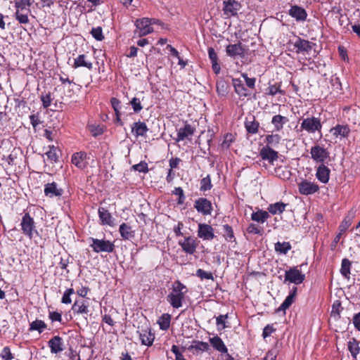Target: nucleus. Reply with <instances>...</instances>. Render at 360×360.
Listing matches in <instances>:
<instances>
[{"label":"nucleus","instance_id":"f257e3e1","mask_svg":"<svg viewBox=\"0 0 360 360\" xmlns=\"http://www.w3.org/2000/svg\"><path fill=\"white\" fill-rule=\"evenodd\" d=\"M187 292V288L179 281H176L172 287L171 292L167 296V302L175 309L182 306L185 295Z\"/></svg>","mask_w":360,"mask_h":360},{"label":"nucleus","instance_id":"f03ea898","mask_svg":"<svg viewBox=\"0 0 360 360\" xmlns=\"http://www.w3.org/2000/svg\"><path fill=\"white\" fill-rule=\"evenodd\" d=\"M301 129L306 131L308 134H314L315 132L321 133L322 124L320 118L315 117H308L302 119Z\"/></svg>","mask_w":360,"mask_h":360},{"label":"nucleus","instance_id":"7ed1b4c3","mask_svg":"<svg viewBox=\"0 0 360 360\" xmlns=\"http://www.w3.org/2000/svg\"><path fill=\"white\" fill-rule=\"evenodd\" d=\"M311 159L316 163L324 164L330 158L329 151L320 145H315L310 149Z\"/></svg>","mask_w":360,"mask_h":360},{"label":"nucleus","instance_id":"20e7f679","mask_svg":"<svg viewBox=\"0 0 360 360\" xmlns=\"http://www.w3.org/2000/svg\"><path fill=\"white\" fill-rule=\"evenodd\" d=\"M89 240L92 242L90 244V247L93 249V250L95 252H112L114 250L115 245L110 240L97 239L94 238H90Z\"/></svg>","mask_w":360,"mask_h":360},{"label":"nucleus","instance_id":"39448f33","mask_svg":"<svg viewBox=\"0 0 360 360\" xmlns=\"http://www.w3.org/2000/svg\"><path fill=\"white\" fill-rule=\"evenodd\" d=\"M20 226L22 233L30 239L33 237L34 232L37 233L34 219L31 217L29 213H25L23 215Z\"/></svg>","mask_w":360,"mask_h":360},{"label":"nucleus","instance_id":"423d86ee","mask_svg":"<svg viewBox=\"0 0 360 360\" xmlns=\"http://www.w3.org/2000/svg\"><path fill=\"white\" fill-rule=\"evenodd\" d=\"M305 279V275L298 269V266L290 268L285 272V281L296 285L302 283Z\"/></svg>","mask_w":360,"mask_h":360},{"label":"nucleus","instance_id":"0eeeda50","mask_svg":"<svg viewBox=\"0 0 360 360\" xmlns=\"http://www.w3.org/2000/svg\"><path fill=\"white\" fill-rule=\"evenodd\" d=\"M135 25L136 29L139 30L138 35L139 37L146 36L153 32V28L151 27V20H149L148 18L136 20Z\"/></svg>","mask_w":360,"mask_h":360},{"label":"nucleus","instance_id":"6e6552de","mask_svg":"<svg viewBox=\"0 0 360 360\" xmlns=\"http://www.w3.org/2000/svg\"><path fill=\"white\" fill-rule=\"evenodd\" d=\"M194 207L198 212L203 215H210L212 213V202L205 198H200L195 201Z\"/></svg>","mask_w":360,"mask_h":360},{"label":"nucleus","instance_id":"1a4fd4ad","mask_svg":"<svg viewBox=\"0 0 360 360\" xmlns=\"http://www.w3.org/2000/svg\"><path fill=\"white\" fill-rule=\"evenodd\" d=\"M179 245L181 247L184 252L189 255H193L198 247V242L195 238L187 236L185 237L184 240H179Z\"/></svg>","mask_w":360,"mask_h":360},{"label":"nucleus","instance_id":"9d476101","mask_svg":"<svg viewBox=\"0 0 360 360\" xmlns=\"http://www.w3.org/2000/svg\"><path fill=\"white\" fill-rule=\"evenodd\" d=\"M198 236L203 240H212L214 238V229L207 224H198Z\"/></svg>","mask_w":360,"mask_h":360},{"label":"nucleus","instance_id":"9b49d317","mask_svg":"<svg viewBox=\"0 0 360 360\" xmlns=\"http://www.w3.org/2000/svg\"><path fill=\"white\" fill-rule=\"evenodd\" d=\"M298 188L301 194L308 195L317 192L319 190V186L314 182L304 180L298 184Z\"/></svg>","mask_w":360,"mask_h":360},{"label":"nucleus","instance_id":"f8f14e48","mask_svg":"<svg viewBox=\"0 0 360 360\" xmlns=\"http://www.w3.org/2000/svg\"><path fill=\"white\" fill-rule=\"evenodd\" d=\"M223 4V11L226 15L234 16L237 15L238 11L241 7L240 4L236 0L224 1Z\"/></svg>","mask_w":360,"mask_h":360},{"label":"nucleus","instance_id":"ddd939ff","mask_svg":"<svg viewBox=\"0 0 360 360\" xmlns=\"http://www.w3.org/2000/svg\"><path fill=\"white\" fill-rule=\"evenodd\" d=\"M313 45V43L300 37H297L293 43V46L296 49V53H309L312 50Z\"/></svg>","mask_w":360,"mask_h":360},{"label":"nucleus","instance_id":"4468645a","mask_svg":"<svg viewBox=\"0 0 360 360\" xmlns=\"http://www.w3.org/2000/svg\"><path fill=\"white\" fill-rule=\"evenodd\" d=\"M63 193V190L55 182L49 183L44 186V194L49 198L60 197Z\"/></svg>","mask_w":360,"mask_h":360},{"label":"nucleus","instance_id":"2eb2a0df","mask_svg":"<svg viewBox=\"0 0 360 360\" xmlns=\"http://www.w3.org/2000/svg\"><path fill=\"white\" fill-rule=\"evenodd\" d=\"M330 132L335 138L342 139L348 136L350 133V129L347 124H337L330 129Z\"/></svg>","mask_w":360,"mask_h":360},{"label":"nucleus","instance_id":"dca6fc26","mask_svg":"<svg viewBox=\"0 0 360 360\" xmlns=\"http://www.w3.org/2000/svg\"><path fill=\"white\" fill-rule=\"evenodd\" d=\"M86 153L84 152H77L72 155L71 162L77 168L84 169L87 166Z\"/></svg>","mask_w":360,"mask_h":360},{"label":"nucleus","instance_id":"f3484780","mask_svg":"<svg viewBox=\"0 0 360 360\" xmlns=\"http://www.w3.org/2000/svg\"><path fill=\"white\" fill-rule=\"evenodd\" d=\"M263 160H268L269 163L273 164L274 161L278 158V152L271 148L269 146L263 147L259 153Z\"/></svg>","mask_w":360,"mask_h":360},{"label":"nucleus","instance_id":"a211bd4d","mask_svg":"<svg viewBox=\"0 0 360 360\" xmlns=\"http://www.w3.org/2000/svg\"><path fill=\"white\" fill-rule=\"evenodd\" d=\"M330 170L324 164H321L316 169V177L323 184L329 181Z\"/></svg>","mask_w":360,"mask_h":360},{"label":"nucleus","instance_id":"6ab92c4d","mask_svg":"<svg viewBox=\"0 0 360 360\" xmlns=\"http://www.w3.org/2000/svg\"><path fill=\"white\" fill-rule=\"evenodd\" d=\"M226 53L227 56L231 58L242 56L244 54V49L240 42L234 44H229L226 48Z\"/></svg>","mask_w":360,"mask_h":360},{"label":"nucleus","instance_id":"aec40b11","mask_svg":"<svg viewBox=\"0 0 360 360\" xmlns=\"http://www.w3.org/2000/svg\"><path fill=\"white\" fill-rule=\"evenodd\" d=\"M195 131V129L189 124H186L184 127L180 128L177 131L176 141H184L189 139Z\"/></svg>","mask_w":360,"mask_h":360},{"label":"nucleus","instance_id":"412c9836","mask_svg":"<svg viewBox=\"0 0 360 360\" xmlns=\"http://www.w3.org/2000/svg\"><path fill=\"white\" fill-rule=\"evenodd\" d=\"M89 306V302L86 300H75L72 306V310L75 314H88Z\"/></svg>","mask_w":360,"mask_h":360},{"label":"nucleus","instance_id":"4be33fe9","mask_svg":"<svg viewBox=\"0 0 360 360\" xmlns=\"http://www.w3.org/2000/svg\"><path fill=\"white\" fill-rule=\"evenodd\" d=\"M63 339L60 336H54L48 342L52 354H58L63 350Z\"/></svg>","mask_w":360,"mask_h":360},{"label":"nucleus","instance_id":"5701e85b","mask_svg":"<svg viewBox=\"0 0 360 360\" xmlns=\"http://www.w3.org/2000/svg\"><path fill=\"white\" fill-rule=\"evenodd\" d=\"M119 232L124 240H131L135 236V231L133 230L132 227L127 223H122L120 224L119 227Z\"/></svg>","mask_w":360,"mask_h":360},{"label":"nucleus","instance_id":"b1692460","mask_svg":"<svg viewBox=\"0 0 360 360\" xmlns=\"http://www.w3.org/2000/svg\"><path fill=\"white\" fill-rule=\"evenodd\" d=\"M148 131V128L143 122H134L131 127V132L136 137L145 136Z\"/></svg>","mask_w":360,"mask_h":360},{"label":"nucleus","instance_id":"393cba45","mask_svg":"<svg viewBox=\"0 0 360 360\" xmlns=\"http://www.w3.org/2000/svg\"><path fill=\"white\" fill-rule=\"evenodd\" d=\"M289 14L297 21H304L307 16L306 11L298 6H292L289 11Z\"/></svg>","mask_w":360,"mask_h":360},{"label":"nucleus","instance_id":"a878e982","mask_svg":"<svg viewBox=\"0 0 360 360\" xmlns=\"http://www.w3.org/2000/svg\"><path fill=\"white\" fill-rule=\"evenodd\" d=\"M139 337L140 340L141 341V343L146 346H150L152 345L155 336L154 334L151 333L150 329L147 328L145 330H141V331H139Z\"/></svg>","mask_w":360,"mask_h":360},{"label":"nucleus","instance_id":"bb28decb","mask_svg":"<svg viewBox=\"0 0 360 360\" xmlns=\"http://www.w3.org/2000/svg\"><path fill=\"white\" fill-rule=\"evenodd\" d=\"M98 212L102 225L113 226L112 215L108 210L104 207H99Z\"/></svg>","mask_w":360,"mask_h":360},{"label":"nucleus","instance_id":"cd10ccee","mask_svg":"<svg viewBox=\"0 0 360 360\" xmlns=\"http://www.w3.org/2000/svg\"><path fill=\"white\" fill-rule=\"evenodd\" d=\"M72 67L74 68L84 67L89 70H91L93 68V64L91 61L87 60V56L85 54H82L75 58Z\"/></svg>","mask_w":360,"mask_h":360},{"label":"nucleus","instance_id":"c85d7f7f","mask_svg":"<svg viewBox=\"0 0 360 360\" xmlns=\"http://www.w3.org/2000/svg\"><path fill=\"white\" fill-rule=\"evenodd\" d=\"M232 82L235 91L239 96L247 97L250 94L241 80L238 79H233Z\"/></svg>","mask_w":360,"mask_h":360},{"label":"nucleus","instance_id":"c756f323","mask_svg":"<svg viewBox=\"0 0 360 360\" xmlns=\"http://www.w3.org/2000/svg\"><path fill=\"white\" fill-rule=\"evenodd\" d=\"M208 56L212 63V68L216 75L220 72L221 68L218 63V56L212 47L208 48Z\"/></svg>","mask_w":360,"mask_h":360},{"label":"nucleus","instance_id":"7c9ffc66","mask_svg":"<svg viewBox=\"0 0 360 360\" xmlns=\"http://www.w3.org/2000/svg\"><path fill=\"white\" fill-rule=\"evenodd\" d=\"M210 342L212 345V347L221 353H227L228 349L223 340L219 336H214L212 338H210Z\"/></svg>","mask_w":360,"mask_h":360},{"label":"nucleus","instance_id":"2f4dec72","mask_svg":"<svg viewBox=\"0 0 360 360\" xmlns=\"http://www.w3.org/2000/svg\"><path fill=\"white\" fill-rule=\"evenodd\" d=\"M355 212L352 210L349 211L348 214L344 218L340 225L339 226V231L340 234L345 233L347 229L351 226L353 219L354 218Z\"/></svg>","mask_w":360,"mask_h":360},{"label":"nucleus","instance_id":"473e14b6","mask_svg":"<svg viewBox=\"0 0 360 360\" xmlns=\"http://www.w3.org/2000/svg\"><path fill=\"white\" fill-rule=\"evenodd\" d=\"M270 217L268 212L259 210L257 212H252L251 214V219L259 224H264Z\"/></svg>","mask_w":360,"mask_h":360},{"label":"nucleus","instance_id":"72a5a7b5","mask_svg":"<svg viewBox=\"0 0 360 360\" xmlns=\"http://www.w3.org/2000/svg\"><path fill=\"white\" fill-rule=\"evenodd\" d=\"M287 205V204L283 202L270 204L268 207V212H270L274 215L281 214L285 211Z\"/></svg>","mask_w":360,"mask_h":360},{"label":"nucleus","instance_id":"f704fd0d","mask_svg":"<svg viewBox=\"0 0 360 360\" xmlns=\"http://www.w3.org/2000/svg\"><path fill=\"white\" fill-rule=\"evenodd\" d=\"M245 127L248 133L253 134L257 133L259 124L255 120V117H252L250 120H246Z\"/></svg>","mask_w":360,"mask_h":360},{"label":"nucleus","instance_id":"c9c22d12","mask_svg":"<svg viewBox=\"0 0 360 360\" xmlns=\"http://www.w3.org/2000/svg\"><path fill=\"white\" fill-rule=\"evenodd\" d=\"M288 122V119L281 115H274L271 120V123L274 124L275 129L278 131H281L283 129L284 124Z\"/></svg>","mask_w":360,"mask_h":360},{"label":"nucleus","instance_id":"e433bc0d","mask_svg":"<svg viewBox=\"0 0 360 360\" xmlns=\"http://www.w3.org/2000/svg\"><path fill=\"white\" fill-rule=\"evenodd\" d=\"M291 248L292 246L289 242H277L274 245L275 251L279 254L285 255Z\"/></svg>","mask_w":360,"mask_h":360},{"label":"nucleus","instance_id":"4c0bfd02","mask_svg":"<svg viewBox=\"0 0 360 360\" xmlns=\"http://www.w3.org/2000/svg\"><path fill=\"white\" fill-rule=\"evenodd\" d=\"M171 321V315L169 314H163L158 319V323L160 328L166 330L169 328Z\"/></svg>","mask_w":360,"mask_h":360},{"label":"nucleus","instance_id":"58836bf2","mask_svg":"<svg viewBox=\"0 0 360 360\" xmlns=\"http://www.w3.org/2000/svg\"><path fill=\"white\" fill-rule=\"evenodd\" d=\"M217 91L219 95L225 96L228 94L229 84L224 79H219L217 82L216 84Z\"/></svg>","mask_w":360,"mask_h":360},{"label":"nucleus","instance_id":"ea45409f","mask_svg":"<svg viewBox=\"0 0 360 360\" xmlns=\"http://www.w3.org/2000/svg\"><path fill=\"white\" fill-rule=\"evenodd\" d=\"M348 349L350 352L353 358L356 359L357 354L360 352V347L359 346V342L355 338H352L348 342Z\"/></svg>","mask_w":360,"mask_h":360},{"label":"nucleus","instance_id":"a19ab883","mask_svg":"<svg viewBox=\"0 0 360 360\" xmlns=\"http://www.w3.org/2000/svg\"><path fill=\"white\" fill-rule=\"evenodd\" d=\"M46 324L41 320H35L30 324V330H37L41 333L46 328Z\"/></svg>","mask_w":360,"mask_h":360},{"label":"nucleus","instance_id":"79ce46f5","mask_svg":"<svg viewBox=\"0 0 360 360\" xmlns=\"http://www.w3.org/2000/svg\"><path fill=\"white\" fill-rule=\"evenodd\" d=\"M351 262L348 259H343L341 264L340 273L345 277L349 278L350 274Z\"/></svg>","mask_w":360,"mask_h":360},{"label":"nucleus","instance_id":"37998d69","mask_svg":"<svg viewBox=\"0 0 360 360\" xmlns=\"http://www.w3.org/2000/svg\"><path fill=\"white\" fill-rule=\"evenodd\" d=\"M49 150L46 152L45 155L47 156V158L51 162H56L58 161V148L54 146H49Z\"/></svg>","mask_w":360,"mask_h":360},{"label":"nucleus","instance_id":"c03bdc74","mask_svg":"<svg viewBox=\"0 0 360 360\" xmlns=\"http://www.w3.org/2000/svg\"><path fill=\"white\" fill-rule=\"evenodd\" d=\"M223 231H224V237L227 241H235V236L233 233V230L231 226L229 224H224L223 226Z\"/></svg>","mask_w":360,"mask_h":360},{"label":"nucleus","instance_id":"a18cd8bd","mask_svg":"<svg viewBox=\"0 0 360 360\" xmlns=\"http://www.w3.org/2000/svg\"><path fill=\"white\" fill-rule=\"evenodd\" d=\"M212 185L211 183V179L210 176L207 175V176L204 177L200 181V191H207L212 188Z\"/></svg>","mask_w":360,"mask_h":360},{"label":"nucleus","instance_id":"49530a36","mask_svg":"<svg viewBox=\"0 0 360 360\" xmlns=\"http://www.w3.org/2000/svg\"><path fill=\"white\" fill-rule=\"evenodd\" d=\"M192 348L195 349L197 351H207L210 348V346L207 342H202V341H195L193 345H192Z\"/></svg>","mask_w":360,"mask_h":360},{"label":"nucleus","instance_id":"de8ad7c7","mask_svg":"<svg viewBox=\"0 0 360 360\" xmlns=\"http://www.w3.org/2000/svg\"><path fill=\"white\" fill-rule=\"evenodd\" d=\"M75 293V290L73 288H68L63 293V295L61 299V302L63 304H70L72 302V300L70 296Z\"/></svg>","mask_w":360,"mask_h":360},{"label":"nucleus","instance_id":"09e8293b","mask_svg":"<svg viewBox=\"0 0 360 360\" xmlns=\"http://www.w3.org/2000/svg\"><path fill=\"white\" fill-rule=\"evenodd\" d=\"M91 34L97 41H102L104 39L101 27H93L91 31Z\"/></svg>","mask_w":360,"mask_h":360},{"label":"nucleus","instance_id":"8fccbe9b","mask_svg":"<svg viewBox=\"0 0 360 360\" xmlns=\"http://www.w3.org/2000/svg\"><path fill=\"white\" fill-rule=\"evenodd\" d=\"M130 104L135 112H139L142 109L143 106L141 105V100L139 98L134 97L131 101Z\"/></svg>","mask_w":360,"mask_h":360},{"label":"nucleus","instance_id":"3c124183","mask_svg":"<svg viewBox=\"0 0 360 360\" xmlns=\"http://www.w3.org/2000/svg\"><path fill=\"white\" fill-rule=\"evenodd\" d=\"M295 297L292 295H288L280 306L278 310L285 311L293 303Z\"/></svg>","mask_w":360,"mask_h":360},{"label":"nucleus","instance_id":"603ef678","mask_svg":"<svg viewBox=\"0 0 360 360\" xmlns=\"http://www.w3.org/2000/svg\"><path fill=\"white\" fill-rule=\"evenodd\" d=\"M30 0H15V6L16 8V11H22L26 7H30Z\"/></svg>","mask_w":360,"mask_h":360},{"label":"nucleus","instance_id":"864d4df0","mask_svg":"<svg viewBox=\"0 0 360 360\" xmlns=\"http://www.w3.org/2000/svg\"><path fill=\"white\" fill-rule=\"evenodd\" d=\"M196 276L202 280H214L213 275L211 272L206 271L201 269H199L196 271Z\"/></svg>","mask_w":360,"mask_h":360},{"label":"nucleus","instance_id":"5fc2aeb1","mask_svg":"<svg viewBox=\"0 0 360 360\" xmlns=\"http://www.w3.org/2000/svg\"><path fill=\"white\" fill-rule=\"evenodd\" d=\"M132 169L139 172L147 173L148 172V164L144 161H141L139 164L133 165Z\"/></svg>","mask_w":360,"mask_h":360},{"label":"nucleus","instance_id":"6e6d98bb","mask_svg":"<svg viewBox=\"0 0 360 360\" xmlns=\"http://www.w3.org/2000/svg\"><path fill=\"white\" fill-rule=\"evenodd\" d=\"M281 136L278 134H271L266 137V141L268 145H276L280 142Z\"/></svg>","mask_w":360,"mask_h":360},{"label":"nucleus","instance_id":"4d7b16f0","mask_svg":"<svg viewBox=\"0 0 360 360\" xmlns=\"http://www.w3.org/2000/svg\"><path fill=\"white\" fill-rule=\"evenodd\" d=\"M15 17V19L21 24H27L29 22L28 15L20 13V11H16Z\"/></svg>","mask_w":360,"mask_h":360},{"label":"nucleus","instance_id":"13d9d810","mask_svg":"<svg viewBox=\"0 0 360 360\" xmlns=\"http://www.w3.org/2000/svg\"><path fill=\"white\" fill-rule=\"evenodd\" d=\"M41 101L42 102V105L44 108H47L48 107H49L51 105L52 101L51 93L49 92L45 95L42 94L41 96Z\"/></svg>","mask_w":360,"mask_h":360},{"label":"nucleus","instance_id":"bf43d9fd","mask_svg":"<svg viewBox=\"0 0 360 360\" xmlns=\"http://www.w3.org/2000/svg\"><path fill=\"white\" fill-rule=\"evenodd\" d=\"M342 307L341 303L339 300H336L332 305L331 314L333 316H339L341 311Z\"/></svg>","mask_w":360,"mask_h":360},{"label":"nucleus","instance_id":"052dcab7","mask_svg":"<svg viewBox=\"0 0 360 360\" xmlns=\"http://www.w3.org/2000/svg\"><path fill=\"white\" fill-rule=\"evenodd\" d=\"M280 86L274 84L270 85L266 89V94L271 96H275L277 93H281Z\"/></svg>","mask_w":360,"mask_h":360},{"label":"nucleus","instance_id":"680f3d73","mask_svg":"<svg viewBox=\"0 0 360 360\" xmlns=\"http://www.w3.org/2000/svg\"><path fill=\"white\" fill-rule=\"evenodd\" d=\"M1 356L4 360H11L13 358V354L11 352V349L8 347H5L3 349V350H2L1 353Z\"/></svg>","mask_w":360,"mask_h":360},{"label":"nucleus","instance_id":"e2e57ef3","mask_svg":"<svg viewBox=\"0 0 360 360\" xmlns=\"http://www.w3.org/2000/svg\"><path fill=\"white\" fill-rule=\"evenodd\" d=\"M30 123L35 129L40 123L39 116L38 114H32L29 116Z\"/></svg>","mask_w":360,"mask_h":360},{"label":"nucleus","instance_id":"0e129e2a","mask_svg":"<svg viewBox=\"0 0 360 360\" xmlns=\"http://www.w3.org/2000/svg\"><path fill=\"white\" fill-rule=\"evenodd\" d=\"M227 315H220L216 319V323L218 327H221V329L225 328L226 326L225 325V320L227 319Z\"/></svg>","mask_w":360,"mask_h":360},{"label":"nucleus","instance_id":"69168bd1","mask_svg":"<svg viewBox=\"0 0 360 360\" xmlns=\"http://www.w3.org/2000/svg\"><path fill=\"white\" fill-rule=\"evenodd\" d=\"M49 319L51 320V321H58L61 322L62 321V316L61 314L57 312V311H51L49 312Z\"/></svg>","mask_w":360,"mask_h":360},{"label":"nucleus","instance_id":"338daca9","mask_svg":"<svg viewBox=\"0 0 360 360\" xmlns=\"http://www.w3.org/2000/svg\"><path fill=\"white\" fill-rule=\"evenodd\" d=\"M242 76L245 80L246 85L249 88L253 89L255 85V81H256L255 78H250L248 77V75L246 74H243Z\"/></svg>","mask_w":360,"mask_h":360},{"label":"nucleus","instance_id":"774afa93","mask_svg":"<svg viewBox=\"0 0 360 360\" xmlns=\"http://www.w3.org/2000/svg\"><path fill=\"white\" fill-rule=\"evenodd\" d=\"M353 323L354 327L360 331V312L356 314L353 317Z\"/></svg>","mask_w":360,"mask_h":360}]
</instances>
